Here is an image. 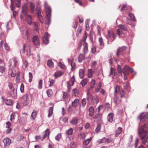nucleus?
Wrapping results in <instances>:
<instances>
[{"mask_svg":"<svg viewBox=\"0 0 148 148\" xmlns=\"http://www.w3.org/2000/svg\"><path fill=\"white\" fill-rule=\"evenodd\" d=\"M118 27L122 31H126L127 30V27L123 25H119Z\"/></svg>","mask_w":148,"mask_h":148,"instance_id":"72a5a7b5","label":"nucleus"},{"mask_svg":"<svg viewBox=\"0 0 148 148\" xmlns=\"http://www.w3.org/2000/svg\"><path fill=\"white\" fill-rule=\"evenodd\" d=\"M77 119L76 118H74L71 121L70 123L73 125H76L77 123Z\"/></svg>","mask_w":148,"mask_h":148,"instance_id":"8fccbe9b","label":"nucleus"},{"mask_svg":"<svg viewBox=\"0 0 148 148\" xmlns=\"http://www.w3.org/2000/svg\"><path fill=\"white\" fill-rule=\"evenodd\" d=\"M117 33L118 35L120 36L122 34V31L120 29H117Z\"/></svg>","mask_w":148,"mask_h":148,"instance_id":"0e129e2a","label":"nucleus"},{"mask_svg":"<svg viewBox=\"0 0 148 148\" xmlns=\"http://www.w3.org/2000/svg\"><path fill=\"white\" fill-rule=\"evenodd\" d=\"M99 41L100 43V48L101 49H102L104 47V43L103 41V39L101 37H100L99 38Z\"/></svg>","mask_w":148,"mask_h":148,"instance_id":"a878e982","label":"nucleus"},{"mask_svg":"<svg viewBox=\"0 0 148 148\" xmlns=\"http://www.w3.org/2000/svg\"><path fill=\"white\" fill-rule=\"evenodd\" d=\"M46 92L48 96L49 97H51L52 94V90L50 89H48L47 90Z\"/></svg>","mask_w":148,"mask_h":148,"instance_id":"5fc2aeb1","label":"nucleus"},{"mask_svg":"<svg viewBox=\"0 0 148 148\" xmlns=\"http://www.w3.org/2000/svg\"><path fill=\"white\" fill-rule=\"evenodd\" d=\"M73 95L75 97L78 95L79 93V90L77 88H74L73 90Z\"/></svg>","mask_w":148,"mask_h":148,"instance_id":"f704fd0d","label":"nucleus"},{"mask_svg":"<svg viewBox=\"0 0 148 148\" xmlns=\"http://www.w3.org/2000/svg\"><path fill=\"white\" fill-rule=\"evenodd\" d=\"M37 111L35 110H34L32 112L31 115V117H32L33 118V120H34L35 119V118L37 115Z\"/></svg>","mask_w":148,"mask_h":148,"instance_id":"c9c22d12","label":"nucleus"},{"mask_svg":"<svg viewBox=\"0 0 148 148\" xmlns=\"http://www.w3.org/2000/svg\"><path fill=\"white\" fill-rule=\"evenodd\" d=\"M21 72L20 71H18L16 72V75L15 81L17 83H19L21 80H23L24 79V76L23 75L21 77V78H20V75Z\"/></svg>","mask_w":148,"mask_h":148,"instance_id":"9b49d317","label":"nucleus"},{"mask_svg":"<svg viewBox=\"0 0 148 148\" xmlns=\"http://www.w3.org/2000/svg\"><path fill=\"white\" fill-rule=\"evenodd\" d=\"M53 107H50L49 110V114L48 115V117H50L53 113Z\"/></svg>","mask_w":148,"mask_h":148,"instance_id":"09e8293b","label":"nucleus"},{"mask_svg":"<svg viewBox=\"0 0 148 148\" xmlns=\"http://www.w3.org/2000/svg\"><path fill=\"white\" fill-rule=\"evenodd\" d=\"M129 16L130 17L131 20H132L134 22L136 21V19L135 18L133 14L131 13H129Z\"/></svg>","mask_w":148,"mask_h":148,"instance_id":"3c124183","label":"nucleus"},{"mask_svg":"<svg viewBox=\"0 0 148 148\" xmlns=\"http://www.w3.org/2000/svg\"><path fill=\"white\" fill-rule=\"evenodd\" d=\"M101 125L100 124H98L97 126V127L95 129V131L96 132V133H99L101 129Z\"/></svg>","mask_w":148,"mask_h":148,"instance_id":"37998d69","label":"nucleus"},{"mask_svg":"<svg viewBox=\"0 0 148 148\" xmlns=\"http://www.w3.org/2000/svg\"><path fill=\"white\" fill-rule=\"evenodd\" d=\"M102 118V114H97L95 115L93 117V119H98V121L99 120H100Z\"/></svg>","mask_w":148,"mask_h":148,"instance_id":"79ce46f5","label":"nucleus"},{"mask_svg":"<svg viewBox=\"0 0 148 148\" xmlns=\"http://www.w3.org/2000/svg\"><path fill=\"white\" fill-rule=\"evenodd\" d=\"M90 88L89 89L92 90L94 87L95 84V80L94 79H92L90 82Z\"/></svg>","mask_w":148,"mask_h":148,"instance_id":"ea45409f","label":"nucleus"},{"mask_svg":"<svg viewBox=\"0 0 148 148\" xmlns=\"http://www.w3.org/2000/svg\"><path fill=\"white\" fill-rule=\"evenodd\" d=\"M113 100L114 102L116 104H117L120 101V100L119 99V97H117L116 95L115 96V97H114Z\"/></svg>","mask_w":148,"mask_h":148,"instance_id":"c756f323","label":"nucleus"},{"mask_svg":"<svg viewBox=\"0 0 148 148\" xmlns=\"http://www.w3.org/2000/svg\"><path fill=\"white\" fill-rule=\"evenodd\" d=\"M36 10L37 11V15L39 19V20L41 23H42L43 22L42 18L41 13V9L39 8L38 10L36 8Z\"/></svg>","mask_w":148,"mask_h":148,"instance_id":"2eb2a0df","label":"nucleus"},{"mask_svg":"<svg viewBox=\"0 0 148 148\" xmlns=\"http://www.w3.org/2000/svg\"><path fill=\"white\" fill-rule=\"evenodd\" d=\"M79 75L80 78H83L84 77V70L82 69H80L79 71Z\"/></svg>","mask_w":148,"mask_h":148,"instance_id":"5701e85b","label":"nucleus"},{"mask_svg":"<svg viewBox=\"0 0 148 148\" xmlns=\"http://www.w3.org/2000/svg\"><path fill=\"white\" fill-rule=\"evenodd\" d=\"M92 139V138L91 137H90L88 139H85L83 142V144L84 145L86 146L88 145L90 142L91 140Z\"/></svg>","mask_w":148,"mask_h":148,"instance_id":"7c9ffc66","label":"nucleus"},{"mask_svg":"<svg viewBox=\"0 0 148 148\" xmlns=\"http://www.w3.org/2000/svg\"><path fill=\"white\" fill-rule=\"evenodd\" d=\"M92 100L94 103H95L97 104L99 103V100L97 96L94 95L93 96Z\"/></svg>","mask_w":148,"mask_h":148,"instance_id":"cd10ccee","label":"nucleus"},{"mask_svg":"<svg viewBox=\"0 0 148 148\" xmlns=\"http://www.w3.org/2000/svg\"><path fill=\"white\" fill-rule=\"evenodd\" d=\"M144 114V112L142 113L140 115L139 117L141 122H143L146 119L148 118V113L143 115Z\"/></svg>","mask_w":148,"mask_h":148,"instance_id":"f8f14e48","label":"nucleus"},{"mask_svg":"<svg viewBox=\"0 0 148 148\" xmlns=\"http://www.w3.org/2000/svg\"><path fill=\"white\" fill-rule=\"evenodd\" d=\"M8 86L10 90H13L15 89L13 87V84L9 82Z\"/></svg>","mask_w":148,"mask_h":148,"instance_id":"69168bd1","label":"nucleus"},{"mask_svg":"<svg viewBox=\"0 0 148 148\" xmlns=\"http://www.w3.org/2000/svg\"><path fill=\"white\" fill-rule=\"evenodd\" d=\"M1 98L2 99L4 100V101L6 105L11 106L13 104V102L12 100L8 99H4L3 97H2Z\"/></svg>","mask_w":148,"mask_h":148,"instance_id":"dca6fc26","label":"nucleus"},{"mask_svg":"<svg viewBox=\"0 0 148 148\" xmlns=\"http://www.w3.org/2000/svg\"><path fill=\"white\" fill-rule=\"evenodd\" d=\"M116 38V36L115 35L113 32L110 30L108 31V35L107 37V38L108 41H110L112 42H113ZM108 43L109 41H108Z\"/></svg>","mask_w":148,"mask_h":148,"instance_id":"20e7f679","label":"nucleus"},{"mask_svg":"<svg viewBox=\"0 0 148 148\" xmlns=\"http://www.w3.org/2000/svg\"><path fill=\"white\" fill-rule=\"evenodd\" d=\"M14 1L16 6L18 8H19L20 7V5L21 3V1L20 0H15V1Z\"/></svg>","mask_w":148,"mask_h":148,"instance_id":"864d4df0","label":"nucleus"},{"mask_svg":"<svg viewBox=\"0 0 148 148\" xmlns=\"http://www.w3.org/2000/svg\"><path fill=\"white\" fill-rule=\"evenodd\" d=\"M3 143L5 146H7L10 145L11 142V140L9 138H6L3 140Z\"/></svg>","mask_w":148,"mask_h":148,"instance_id":"a211bd4d","label":"nucleus"},{"mask_svg":"<svg viewBox=\"0 0 148 148\" xmlns=\"http://www.w3.org/2000/svg\"><path fill=\"white\" fill-rule=\"evenodd\" d=\"M20 29L21 32L22 33L23 37L25 39H29V35L27 31L25 29V27L21 28Z\"/></svg>","mask_w":148,"mask_h":148,"instance_id":"6e6552de","label":"nucleus"},{"mask_svg":"<svg viewBox=\"0 0 148 148\" xmlns=\"http://www.w3.org/2000/svg\"><path fill=\"white\" fill-rule=\"evenodd\" d=\"M49 34L47 32L45 33L44 36L43 38V40L45 44H47L49 43L48 39Z\"/></svg>","mask_w":148,"mask_h":148,"instance_id":"f3484780","label":"nucleus"},{"mask_svg":"<svg viewBox=\"0 0 148 148\" xmlns=\"http://www.w3.org/2000/svg\"><path fill=\"white\" fill-rule=\"evenodd\" d=\"M5 65L3 66L0 65V72L3 73L5 72Z\"/></svg>","mask_w":148,"mask_h":148,"instance_id":"603ef678","label":"nucleus"},{"mask_svg":"<svg viewBox=\"0 0 148 148\" xmlns=\"http://www.w3.org/2000/svg\"><path fill=\"white\" fill-rule=\"evenodd\" d=\"M109 75L110 76H112L113 77L115 75V69L114 68H111L110 72Z\"/></svg>","mask_w":148,"mask_h":148,"instance_id":"58836bf2","label":"nucleus"},{"mask_svg":"<svg viewBox=\"0 0 148 148\" xmlns=\"http://www.w3.org/2000/svg\"><path fill=\"white\" fill-rule=\"evenodd\" d=\"M14 62V66L15 67L19 65L18 60V58L14 57L13 59Z\"/></svg>","mask_w":148,"mask_h":148,"instance_id":"b1692460","label":"nucleus"},{"mask_svg":"<svg viewBox=\"0 0 148 148\" xmlns=\"http://www.w3.org/2000/svg\"><path fill=\"white\" fill-rule=\"evenodd\" d=\"M63 73L60 71H58L55 73L54 76L56 78H58L62 76Z\"/></svg>","mask_w":148,"mask_h":148,"instance_id":"473e14b6","label":"nucleus"},{"mask_svg":"<svg viewBox=\"0 0 148 148\" xmlns=\"http://www.w3.org/2000/svg\"><path fill=\"white\" fill-rule=\"evenodd\" d=\"M101 84L100 82L98 83L97 85V88L95 89V92H98L99 91L101 88Z\"/></svg>","mask_w":148,"mask_h":148,"instance_id":"de8ad7c7","label":"nucleus"},{"mask_svg":"<svg viewBox=\"0 0 148 148\" xmlns=\"http://www.w3.org/2000/svg\"><path fill=\"white\" fill-rule=\"evenodd\" d=\"M61 136V135L60 134H58L56 137L55 139L57 141H59L60 140Z\"/></svg>","mask_w":148,"mask_h":148,"instance_id":"e2e57ef3","label":"nucleus"},{"mask_svg":"<svg viewBox=\"0 0 148 148\" xmlns=\"http://www.w3.org/2000/svg\"><path fill=\"white\" fill-rule=\"evenodd\" d=\"M15 113H12L10 115V120L12 122H13L15 119Z\"/></svg>","mask_w":148,"mask_h":148,"instance_id":"4d7b16f0","label":"nucleus"},{"mask_svg":"<svg viewBox=\"0 0 148 148\" xmlns=\"http://www.w3.org/2000/svg\"><path fill=\"white\" fill-rule=\"evenodd\" d=\"M146 125H144L142 127H140L138 129V132L140 137L141 140L143 144H145L148 139V136L146 134L148 133V131L144 129Z\"/></svg>","mask_w":148,"mask_h":148,"instance_id":"f03ea898","label":"nucleus"},{"mask_svg":"<svg viewBox=\"0 0 148 148\" xmlns=\"http://www.w3.org/2000/svg\"><path fill=\"white\" fill-rule=\"evenodd\" d=\"M70 97L69 95L65 92H63V99L65 101L66 104H67L69 101Z\"/></svg>","mask_w":148,"mask_h":148,"instance_id":"1a4fd4ad","label":"nucleus"},{"mask_svg":"<svg viewBox=\"0 0 148 148\" xmlns=\"http://www.w3.org/2000/svg\"><path fill=\"white\" fill-rule=\"evenodd\" d=\"M127 47L125 46L119 48L118 49L117 51V56L118 57L120 55V53L124 51L127 49Z\"/></svg>","mask_w":148,"mask_h":148,"instance_id":"ddd939ff","label":"nucleus"},{"mask_svg":"<svg viewBox=\"0 0 148 148\" xmlns=\"http://www.w3.org/2000/svg\"><path fill=\"white\" fill-rule=\"evenodd\" d=\"M47 65L50 68H52L54 64L51 60H49L47 62Z\"/></svg>","mask_w":148,"mask_h":148,"instance_id":"c03bdc74","label":"nucleus"},{"mask_svg":"<svg viewBox=\"0 0 148 148\" xmlns=\"http://www.w3.org/2000/svg\"><path fill=\"white\" fill-rule=\"evenodd\" d=\"M45 8L46 13L45 23L47 25H49L51 21V8L45 2Z\"/></svg>","mask_w":148,"mask_h":148,"instance_id":"7ed1b4c3","label":"nucleus"},{"mask_svg":"<svg viewBox=\"0 0 148 148\" xmlns=\"http://www.w3.org/2000/svg\"><path fill=\"white\" fill-rule=\"evenodd\" d=\"M125 94L126 93L124 90H123L122 91H121L120 93V95L121 96V98H126Z\"/></svg>","mask_w":148,"mask_h":148,"instance_id":"49530a36","label":"nucleus"},{"mask_svg":"<svg viewBox=\"0 0 148 148\" xmlns=\"http://www.w3.org/2000/svg\"><path fill=\"white\" fill-rule=\"evenodd\" d=\"M87 99L86 98H84L82 100V106L84 107L86 103V100Z\"/></svg>","mask_w":148,"mask_h":148,"instance_id":"13d9d810","label":"nucleus"},{"mask_svg":"<svg viewBox=\"0 0 148 148\" xmlns=\"http://www.w3.org/2000/svg\"><path fill=\"white\" fill-rule=\"evenodd\" d=\"M29 94L26 93L24 95L22 98V102L24 106H27L29 103Z\"/></svg>","mask_w":148,"mask_h":148,"instance_id":"39448f33","label":"nucleus"},{"mask_svg":"<svg viewBox=\"0 0 148 148\" xmlns=\"http://www.w3.org/2000/svg\"><path fill=\"white\" fill-rule=\"evenodd\" d=\"M122 131V128L120 127H119L118 129L116 130L115 136L118 137L119 135L121 133Z\"/></svg>","mask_w":148,"mask_h":148,"instance_id":"393cba45","label":"nucleus"},{"mask_svg":"<svg viewBox=\"0 0 148 148\" xmlns=\"http://www.w3.org/2000/svg\"><path fill=\"white\" fill-rule=\"evenodd\" d=\"M42 81L41 79L39 80L38 82V88L39 89H41L42 87Z\"/></svg>","mask_w":148,"mask_h":148,"instance_id":"680f3d73","label":"nucleus"},{"mask_svg":"<svg viewBox=\"0 0 148 148\" xmlns=\"http://www.w3.org/2000/svg\"><path fill=\"white\" fill-rule=\"evenodd\" d=\"M30 8L31 10V12L33 13L35 10V6L34 3L32 2L30 3Z\"/></svg>","mask_w":148,"mask_h":148,"instance_id":"bb28decb","label":"nucleus"},{"mask_svg":"<svg viewBox=\"0 0 148 148\" xmlns=\"http://www.w3.org/2000/svg\"><path fill=\"white\" fill-rule=\"evenodd\" d=\"M94 108L92 107H90L89 109V115L90 116H92L94 114Z\"/></svg>","mask_w":148,"mask_h":148,"instance_id":"c85d7f7f","label":"nucleus"},{"mask_svg":"<svg viewBox=\"0 0 148 148\" xmlns=\"http://www.w3.org/2000/svg\"><path fill=\"white\" fill-rule=\"evenodd\" d=\"M73 129L71 128H70L66 132V134L68 135H71L73 133Z\"/></svg>","mask_w":148,"mask_h":148,"instance_id":"2f4dec72","label":"nucleus"},{"mask_svg":"<svg viewBox=\"0 0 148 148\" xmlns=\"http://www.w3.org/2000/svg\"><path fill=\"white\" fill-rule=\"evenodd\" d=\"M88 81V79L87 78H85L83 79L80 83V84L82 85V86L84 87L87 84Z\"/></svg>","mask_w":148,"mask_h":148,"instance_id":"a19ab883","label":"nucleus"},{"mask_svg":"<svg viewBox=\"0 0 148 148\" xmlns=\"http://www.w3.org/2000/svg\"><path fill=\"white\" fill-rule=\"evenodd\" d=\"M91 90L90 89H88L87 92V100L88 101L91 97V94L90 93V91Z\"/></svg>","mask_w":148,"mask_h":148,"instance_id":"4c0bfd02","label":"nucleus"},{"mask_svg":"<svg viewBox=\"0 0 148 148\" xmlns=\"http://www.w3.org/2000/svg\"><path fill=\"white\" fill-rule=\"evenodd\" d=\"M9 93L14 98H16L17 96L16 90L15 89L13 90H10L9 91Z\"/></svg>","mask_w":148,"mask_h":148,"instance_id":"6ab92c4d","label":"nucleus"},{"mask_svg":"<svg viewBox=\"0 0 148 148\" xmlns=\"http://www.w3.org/2000/svg\"><path fill=\"white\" fill-rule=\"evenodd\" d=\"M73 27L74 28H76L77 26V20H75L73 23Z\"/></svg>","mask_w":148,"mask_h":148,"instance_id":"bf43d9fd","label":"nucleus"},{"mask_svg":"<svg viewBox=\"0 0 148 148\" xmlns=\"http://www.w3.org/2000/svg\"><path fill=\"white\" fill-rule=\"evenodd\" d=\"M22 14L25 16L28 14L27 13L28 12V6L26 4H24L22 7Z\"/></svg>","mask_w":148,"mask_h":148,"instance_id":"9d476101","label":"nucleus"},{"mask_svg":"<svg viewBox=\"0 0 148 148\" xmlns=\"http://www.w3.org/2000/svg\"><path fill=\"white\" fill-rule=\"evenodd\" d=\"M118 71L119 73V75L122 76V73H123L124 75V80L127 79V76L129 75L130 72L133 73L134 72L133 69L130 67L128 65H125L122 69H121V66L120 65L118 66Z\"/></svg>","mask_w":148,"mask_h":148,"instance_id":"f257e3e1","label":"nucleus"},{"mask_svg":"<svg viewBox=\"0 0 148 148\" xmlns=\"http://www.w3.org/2000/svg\"><path fill=\"white\" fill-rule=\"evenodd\" d=\"M79 100L78 99L76 98L72 103V106L74 108H76L79 103Z\"/></svg>","mask_w":148,"mask_h":148,"instance_id":"412c9836","label":"nucleus"},{"mask_svg":"<svg viewBox=\"0 0 148 148\" xmlns=\"http://www.w3.org/2000/svg\"><path fill=\"white\" fill-rule=\"evenodd\" d=\"M106 138L104 137L103 138L97 141V143L99 144H101L103 143H105L106 142Z\"/></svg>","mask_w":148,"mask_h":148,"instance_id":"a18cd8bd","label":"nucleus"},{"mask_svg":"<svg viewBox=\"0 0 148 148\" xmlns=\"http://www.w3.org/2000/svg\"><path fill=\"white\" fill-rule=\"evenodd\" d=\"M32 42L36 46H38L40 45V41L37 35H36L33 37L32 39Z\"/></svg>","mask_w":148,"mask_h":148,"instance_id":"0eeeda50","label":"nucleus"},{"mask_svg":"<svg viewBox=\"0 0 148 148\" xmlns=\"http://www.w3.org/2000/svg\"><path fill=\"white\" fill-rule=\"evenodd\" d=\"M114 114L113 113H109L107 116L108 121L112 123L113 121V116Z\"/></svg>","mask_w":148,"mask_h":148,"instance_id":"aec40b11","label":"nucleus"},{"mask_svg":"<svg viewBox=\"0 0 148 148\" xmlns=\"http://www.w3.org/2000/svg\"><path fill=\"white\" fill-rule=\"evenodd\" d=\"M11 3L10 5V8L11 10L13 11H14V10L15 9V7L14 5V1L13 0H11Z\"/></svg>","mask_w":148,"mask_h":148,"instance_id":"e433bc0d","label":"nucleus"},{"mask_svg":"<svg viewBox=\"0 0 148 148\" xmlns=\"http://www.w3.org/2000/svg\"><path fill=\"white\" fill-rule=\"evenodd\" d=\"M88 77L89 78H91L92 75V70L91 69H89L88 70Z\"/></svg>","mask_w":148,"mask_h":148,"instance_id":"774afa93","label":"nucleus"},{"mask_svg":"<svg viewBox=\"0 0 148 148\" xmlns=\"http://www.w3.org/2000/svg\"><path fill=\"white\" fill-rule=\"evenodd\" d=\"M85 56L83 54H80L78 57V61L79 63H81L84 60Z\"/></svg>","mask_w":148,"mask_h":148,"instance_id":"4be33fe9","label":"nucleus"},{"mask_svg":"<svg viewBox=\"0 0 148 148\" xmlns=\"http://www.w3.org/2000/svg\"><path fill=\"white\" fill-rule=\"evenodd\" d=\"M4 46L6 50L8 51L10 50V48L6 43H4Z\"/></svg>","mask_w":148,"mask_h":148,"instance_id":"338daca9","label":"nucleus"},{"mask_svg":"<svg viewBox=\"0 0 148 148\" xmlns=\"http://www.w3.org/2000/svg\"><path fill=\"white\" fill-rule=\"evenodd\" d=\"M49 134V129H47L44 132V135L42 138H41V137L40 136H36L35 137L36 139L37 140H38L40 139H41V140H44L47 137H48V138Z\"/></svg>","mask_w":148,"mask_h":148,"instance_id":"423d86ee","label":"nucleus"},{"mask_svg":"<svg viewBox=\"0 0 148 148\" xmlns=\"http://www.w3.org/2000/svg\"><path fill=\"white\" fill-rule=\"evenodd\" d=\"M115 93H114V96H116V93L118 92L120 90V87L119 86H116L115 87Z\"/></svg>","mask_w":148,"mask_h":148,"instance_id":"6e6d98bb","label":"nucleus"},{"mask_svg":"<svg viewBox=\"0 0 148 148\" xmlns=\"http://www.w3.org/2000/svg\"><path fill=\"white\" fill-rule=\"evenodd\" d=\"M84 53H86V52L88 51V44L86 42H85L84 47Z\"/></svg>","mask_w":148,"mask_h":148,"instance_id":"052dcab7","label":"nucleus"},{"mask_svg":"<svg viewBox=\"0 0 148 148\" xmlns=\"http://www.w3.org/2000/svg\"><path fill=\"white\" fill-rule=\"evenodd\" d=\"M27 22L29 25H31L32 23V18L31 16L28 14L25 16Z\"/></svg>","mask_w":148,"mask_h":148,"instance_id":"4468645a","label":"nucleus"}]
</instances>
